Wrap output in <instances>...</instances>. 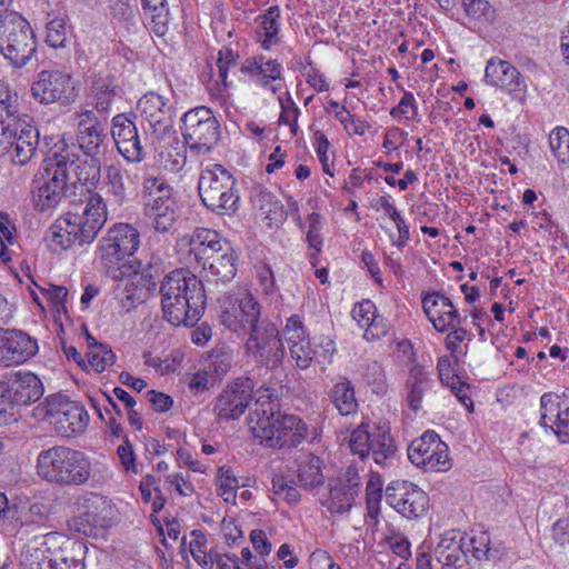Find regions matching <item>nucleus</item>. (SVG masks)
Instances as JSON below:
<instances>
[{"instance_id": "obj_1", "label": "nucleus", "mask_w": 569, "mask_h": 569, "mask_svg": "<svg viewBox=\"0 0 569 569\" xmlns=\"http://www.w3.org/2000/svg\"><path fill=\"white\" fill-rule=\"evenodd\" d=\"M163 318L174 327H193L203 316L207 296L203 283L186 269H176L160 282Z\"/></svg>"}, {"instance_id": "obj_2", "label": "nucleus", "mask_w": 569, "mask_h": 569, "mask_svg": "<svg viewBox=\"0 0 569 569\" xmlns=\"http://www.w3.org/2000/svg\"><path fill=\"white\" fill-rule=\"evenodd\" d=\"M79 157L64 148L47 156L33 176L32 202L37 210L47 211L61 201L72 174L77 177Z\"/></svg>"}, {"instance_id": "obj_3", "label": "nucleus", "mask_w": 569, "mask_h": 569, "mask_svg": "<svg viewBox=\"0 0 569 569\" xmlns=\"http://www.w3.org/2000/svg\"><path fill=\"white\" fill-rule=\"evenodd\" d=\"M188 243L190 259L202 268L208 281L226 283L236 277V252L231 243L216 230L198 228Z\"/></svg>"}, {"instance_id": "obj_4", "label": "nucleus", "mask_w": 569, "mask_h": 569, "mask_svg": "<svg viewBox=\"0 0 569 569\" xmlns=\"http://www.w3.org/2000/svg\"><path fill=\"white\" fill-rule=\"evenodd\" d=\"M38 475L60 486H82L92 476L89 458L81 451L56 446L40 451L37 458Z\"/></svg>"}, {"instance_id": "obj_5", "label": "nucleus", "mask_w": 569, "mask_h": 569, "mask_svg": "<svg viewBox=\"0 0 569 569\" xmlns=\"http://www.w3.org/2000/svg\"><path fill=\"white\" fill-rule=\"evenodd\" d=\"M37 51L30 23L18 12L0 13V54L13 68L27 66Z\"/></svg>"}, {"instance_id": "obj_6", "label": "nucleus", "mask_w": 569, "mask_h": 569, "mask_svg": "<svg viewBox=\"0 0 569 569\" xmlns=\"http://www.w3.org/2000/svg\"><path fill=\"white\" fill-rule=\"evenodd\" d=\"M198 190L202 203L214 213L226 214L238 208L240 197L236 190V179L221 164L202 170Z\"/></svg>"}, {"instance_id": "obj_7", "label": "nucleus", "mask_w": 569, "mask_h": 569, "mask_svg": "<svg viewBox=\"0 0 569 569\" xmlns=\"http://www.w3.org/2000/svg\"><path fill=\"white\" fill-rule=\"evenodd\" d=\"M33 417L38 420H48L63 437L82 433L89 421L84 407L61 393L51 395L41 401L33 409Z\"/></svg>"}, {"instance_id": "obj_8", "label": "nucleus", "mask_w": 569, "mask_h": 569, "mask_svg": "<svg viewBox=\"0 0 569 569\" xmlns=\"http://www.w3.org/2000/svg\"><path fill=\"white\" fill-rule=\"evenodd\" d=\"M139 243V232L128 223H118L108 230L99 243V258L109 277L122 278L126 259L138 250Z\"/></svg>"}, {"instance_id": "obj_9", "label": "nucleus", "mask_w": 569, "mask_h": 569, "mask_svg": "<svg viewBox=\"0 0 569 569\" xmlns=\"http://www.w3.org/2000/svg\"><path fill=\"white\" fill-rule=\"evenodd\" d=\"M181 134L192 154H207L219 141L220 124L211 109L196 107L183 114Z\"/></svg>"}, {"instance_id": "obj_10", "label": "nucleus", "mask_w": 569, "mask_h": 569, "mask_svg": "<svg viewBox=\"0 0 569 569\" xmlns=\"http://www.w3.org/2000/svg\"><path fill=\"white\" fill-rule=\"evenodd\" d=\"M349 447L355 455L365 460L372 455L375 462L381 467L392 463L396 458V446L387 425L360 423L349 439Z\"/></svg>"}, {"instance_id": "obj_11", "label": "nucleus", "mask_w": 569, "mask_h": 569, "mask_svg": "<svg viewBox=\"0 0 569 569\" xmlns=\"http://www.w3.org/2000/svg\"><path fill=\"white\" fill-rule=\"evenodd\" d=\"M246 350L257 362L268 368L280 366L286 353L279 330L268 319H261L250 328Z\"/></svg>"}, {"instance_id": "obj_12", "label": "nucleus", "mask_w": 569, "mask_h": 569, "mask_svg": "<svg viewBox=\"0 0 569 569\" xmlns=\"http://www.w3.org/2000/svg\"><path fill=\"white\" fill-rule=\"evenodd\" d=\"M144 213L158 232H168L176 221V202L170 187L159 178H148L144 182Z\"/></svg>"}, {"instance_id": "obj_13", "label": "nucleus", "mask_w": 569, "mask_h": 569, "mask_svg": "<svg viewBox=\"0 0 569 569\" xmlns=\"http://www.w3.org/2000/svg\"><path fill=\"white\" fill-rule=\"evenodd\" d=\"M39 132L32 126L17 128V123H0V157H8L17 166H26L36 154Z\"/></svg>"}, {"instance_id": "obj_14", "label": "nucleus", "mask_w": 569, "mask_h": 569, "mask_svg": "<svg viewBox=\"0 0 569 569\" xmlns=\"http://www.w3.org/2000/svg\"><path fill=\"white\" fill-rule=\"evenodd\" d=\"M31 96L42 104L68 106L76 101L78 91L70 74L60 70H42L31 84Z\"/></svg>"}, {"instance_id": "obj_15", "label": "nucleus", "mask_w": 569, "mask_h": 569, "mask_svg": "<svg viewBox=\"0 0 569 569\" xmlns=\"http://www.w3.org/2000/svg\"><path fill=\"white\" fill-rule=\"evenodd\" d=\"M408 458L426 471H446L451 467L449 448L433 430L426 431L410 443Z\"/></svg>"}, {"instance_id": "obj_16", "label": "nucleus", "mask_w": 569, "mask_h": 569, "mask_svg": "<svg viewBox=\"0 0 569 569\" xmlns=\"http://www.w3.org/2000/svg\"><path fill=\"white\" fill-rule=\"evenodd\" d=\"M221 323L232 332L244 331L260 322V303L249 292L226 296L221 302Z\"/></svg>"}, {"instance_id": "obj_17", "label": "nucleus", "mask_w": 569, "mask_h": 569, "mask_svg": "<svg viewBox=\"0 0 569 569\" xmlns=\"http://www.w3.org/2000/svg\"><path fill=\"white\" fill-rule=\"evenodd\" d=\"M361 490V478L355 466H348L329 482V495L321 505L331 513L348 512Z\"/></svg>"}, {"instance_id": "obj_18", "label": "nucleus", "mask_w": 569, "mask_h": 569, "mask_svg": "<svg viewBox=\"0 0 569 569\" xmlns=\"http://www.w3.org/2000/svg\"><path fill=\"white\" fill-rule=\"evenodd\" d=\"M254 382L249 377H240L229 383L218 396L213 411L219 420L239 419L252 398Z\"/></svg>"}, {"instance_id": "obj_19", "label": "nucleus", "mask_w": 569, "mask_h": 569, "mask_svg": "<svg viewBox=\"0 0 569 569\" xmlns=\"http://www.w3.org/2000/svg\"><path fill=\"white\" fill-rule=\"evenodd\" d=\"M107 221V206L99 193L86 198L84 207L79 212H67L63 222L74 223L81 237V242L91 243Z\"/></svg>"}, {"instance_id": "obj_20", "label": "nucleus", "mask_w": 569, "mask_h": 569, "mask_svg": "<svg viewBox=\"0 0 569 569\" xmlns=\"http://www.w3.org/2000/svg\"><path fill=\"white\" fill-rule=\"evenodd\" d=\"M137 110L148 122L151 134L162 139L173 126L174 109L168 98L157 92H148L140 98Z\"/></svg>"}, {"instance_id": "obj_21", "label": "nucleus", "mask_w": 569, "mask_h": 569, "mask_svg": "<svg viewBox=\"0 0 569 569\" xmlns=\"http://www.w3.org/2000/svg\"><path fill=\"white\" fill-rule=\"evenodd\" d=\"M386 501L406 518L413 519L421 516L428 506V497L416 485L397 480L386 488Z\"/></svg>"}, {"instance_id": "obj_22", "label": "nucleus", "mask_w": 569, "mask_h": 569, "mask_svg": "<svg viewBox=\"0 0 569 569\" xmlns=\"http://www.w3.org/2000/svg\"><path fill=\"white\" fill-rule=\"evenodd\" d=\"M107 140L106 127L91 110L81 111L78 114L77 142L83 153L91 158L97 173L100 171L98 156L102 153Z\"/></svg>"}, {"instance_id": "obj_23", "label": "nucleus", "mask_w": 569, "mask_h": 569, "mask_svg": "<svg viewBox=\"0 0 569 569\" xmlns=\"http://www.w3.org/2000/svg\"><path fill=\"white\" fill-rule=\"evenodd\" d=\"M36 339L22 330L0 328V366L21 365L38 353Z\"/></svg>"}, {"instance_id": "obj_24", "label": "nucleus", "mask_w": 569, "mask_h": 569, "mask_svg": "<svg viewBox=\"0 0 569 569\" xmlns=\"http://www.w3.org/2000/svg\"><path fill=\"white\" fill-rule=\"evenodd\" d=\"M287 418V413L281 412L276 406H268L264 408L262 405L258 406L257 409H252L248 425L254 438L260 440V443L268 448L278 449L279 443H271L272 438L278 439V435H282V420Z\"/></svg>"}, {"instance_id": "obj_25", "label": "nucleus", "mask_w": 569, "mask_h": 569, "mask_svg": "<svg viewBox=\"0 0 569 569\" xmlns=\"http://www.w3.org/2000/svg\"><path fill=\"white\" fill-rule=\"evenodd\" d=\"M54 541L50 569H84L83 561L88 549L83 541L73 540L58 532H54Z\"/></svg>"}, {"instance_id": "obj_26", "label": "nucleus", "mask_w": 569, "mask_h": 569, "mask_svg": "<svg viewBox=\"0 0 569 569\" xmlns=\"http://www.w3.org/2000/svg\"><path fill=\"white\" fill-rule=\"evenodd\" d=\"M56 547L54 532H49L41 537H34L24 546L20 553V565L24 569H50V561Z\"/></svg>"}, {"instance_id": "obj_27", "label": "nucleus", "mask_w": 569, "mask_h": 569, "mask_svg": "<svg viewBox=\"0 0 569 569\" xmlns=\"http://www.w3.org/2000/svg\"><path fill=\"white\" fill-rule=\"evenodd\" d=\"M487 84L508 92L520 91L525 87L523 79L516 67L509 61L492 58L487 62L485 70Z\"/></svg>"}, {"instance_id": "obj_28", "label": "nucleus", "mask_w": 569, "mask_h": 569, "mask_svg": "<svg viewBox=\"0 0 569 569\" xmlns=\"http://www.w3.org/2000/svg\"><path fill=\"white\" fill-rule=\"evenodd\" d=\"M463 541L465 538L458 530L445 532L435 549L437 560L447 569H467Z\"/></svg>"}, {"instance_id": "obj_29", "label": "nucleus", "mask_w": 569, "mask_h": 569, "mask_svg": "<svg viewBox=\"0 0 569 569\" xmlns=\"http://www.w3.org/2000/svg\"><path fill=\"white\" fill-rule=\"evenodd\" d=\"M12 406H27L38 401L43 395L41 380L32 372L18 371L8 381Z\"/></svg>"}, {"instance_id": "obj_30", "label": "nucleus", "mask_w": 569, "mask_h": 569, "mask_svg": "<svg viewBox=\"0 0 569 569\" xmlns=\"http://www.w3.org/2000/svg\"><path fill=\"white\" fill-rule=\"evenodd\" d=\"M435 381L421 366H413L405 385L406 402L408 407L417 412L422 408L423 399H429L432 395Z\"/></svg>"}, {"instance_id": "obj_31", "label": "nucleus", "mask_w": 569, "mask_h": 569, "mask_svg": "<svg viewBox=\"0 0 569 569\" xmlns=\"http://www.w3.org/2000/svg\"><path fill=\"white\" fill-rule=\"evenodd\" d=\"M241 72L257 78L258 83L262 87H269L270 81L281 79L282 67L277 59H267L260 54L251 60H247L241 66Z\"/></svg>"}, {"instance_id": "obj_32", "label": "nucleus", "mask_w": 569, "mask_h": 569, "mask_svg": "<svg viewBox=\"0 0 569 569\" xmlns=\"http://www.w3.org/2000/svg\"><path fill=\"white\" fill-rule=\"evenodd\" d=\"M142 20L154 34L162 37L169 29V9L166 0H141Z\"/></svg>"}, {"instance_id": "obj_33", "label": "nucleus", "mask_w": 569, "mask_h": 569, "mask_svg": "<svg viewBox=\"0 0 569 569\" xmlns=\"http://www.w3.org/2000/svg\"><path fill=\"white\" fill-rule=\"evenodd\" d=\"M281 430L282 435H278V440L277 438H270L272 439L271 443H279L278 450L295 448L302 443V441L306 440L308 436L307 425L303 422L302 419L295 415L287 413V418L282 420Z\"/></svg>"}, {"instance_id": "obj_34", "label": "nucleus", "mask_w": 569, "mask_h": 569, "mask_svg": "<svg viewBox=\"0 0 569 569\" xmlns=\"http://www.w3.org/2000/svg\"><path fill=\"white\" fill-rule=\"evenodd\" d=\"M322 465V460L311 453L301 458L297 469L298 485L307 490L323 485Z\"/></svg>"}, {"instance_id": "obj_35", "label": "nucleus", "mask_w": 569, "mask_h": 569, "mask_svg": "<svg viewBox=\"0 0 569 569\" xmlns=\"http://www.w3.org/2000/svg\"><path fill=\"white\" fill-rule=\"evenodd\" d=\"M330 400L341 416L357 412L358 402L355 396V388L348 379H342L332 387Z\"/></svg>"}, {"instance_id": "obj_36", "label": "nucleus", "mask_w": 569, "mask_h": 569, "mask_svg": "<svg viewBox=\"0 0 569 569\" xmlns=\"http://www.w3.org/2000/svg\"><path fill=\"white\" fill-rule=\"evenodd\" d=\"M280 9L278 6L270 7L267 12L261 16L260 29L257 34L261 47L264 50H270L272 46L279 43L278 37L280 30Z\"/></svg>"}, {"instance_id": "obj_37", "label": "nucleus", "mask_w": 569, "mask_h": 569, "mask_svg": "<svg viewBox=\"0 0 569 569\" xmlns=\"http://www.w3.org/2000/svg\"><path fill=\"white\" fill-rule=\"evenodd\" d=\"M164 264L160 257H151L148 263L142 268L140 274H137V284L141 286L144 293L157 290V280L163 274ZM146 295L140 291L138 299H143Z\"/></svg>"}, {"instance_id": "obj_38", "label": "nucleus", "mask_w": 569, "mask_h": 569, "mask_svg": "<svg viewBox=\"0 0 569 569\" xmlns=\"http://www.w3.org/2000/svg\"><path fill=\"white\" fill-rule=\"evenodd\" d=\"M74 223L63 222V219L50 229V241L54 248L67 250L74 243L79 246L84 244L81 242V237L77 230H73Z\"/></svg>"}, {"instance_id": "obj_39", "label": "nucleus", "mask_w": 569, "mask_h": 569, "mask_svg": "<svg viewBox=\"0 0 569 569\" xmlns=\"http://www.w3.org/2000/svg\"><path fill=\"white\" fill-rule=\"evenodd\" d=\"M106 178L109 192L114 197L116 202L121 204L130 183L129 176L120 167L111 164L106 169Z\"/></svg>"}, {"instance_id": "obj_40", "label": "nucleus", "mask_w": 569, "mask_h": 569, "mask_svg": "<svg viewBox=\"0 0 569 569\" xmlns=\"http://www.w3.org/2000/svg\"><path fill=\"white\" fill-rule=\"evenodd\" d=\"M560 397L556 393H543L540 398V425L555 431L560 419Z\"/></svg>"}, {"instance_id": "obj_41", "label": "nucleus", "mask_w": 569, "mask_h": 569, "mask_svg": "<svg viewBox=\"0 0 569 569\" xmlns=\"http://www.w3.org/2000/svg\"><path fill=\"white\" fill-rule=\"evenodd\" d=\"M70 527L84 536H94L98 528L106 527V519L88 510L74 517L70 522Z\"/></svg>"}, {"instance_id": "obj_42", "label": "nucleus", "mask_w": 569, "mask_h": 569, "mask_svg": "<svg viewBox=\"0 0 569 569\" xmlns=\"http://www.w3.org/2000/svg\"><path fill=\"white\" fill-rule=\"evenodd\" d=\"M549 146L555 157L562 163L569 161V131L558 127L549 134Z\"/></svg>"}, {"instance_id": "obj_43", "label": "nucleus", "mask_w": 569, "mask_h": 569, "mask_svg": "<svg viewBox=\"0 0 569 569\" xmlns=\"http://www.w3.org/2000/svg\"><path fill=\"white\" fill-rule=\"evenodd\" d=\"M111 133L114 143L139 136L134 122L126 114H117L113 117Z\"/></svg>"}, {"instance_id": "obj_44", "label": "nucleus", "mask_w": 569, "mask_h": 569, "mask_svg": "<svg viewBox=\"0 0 569 569\" xmlns=\"http://www.w3.org/2000/svg\"><path fill=\"white\" fill-rule=\"evenodd\" d=\"M116 361V355L107 345H100L88 352V362L96 372H102Z\"/></svg>"}, {"instance_id": "obj_45", "label": "nucleus", "mask_w": 569, "mask_h": 569, "mask_svg": "<svg viewBox=\"0 0 569 569\" xmlns=\"http://www.w3.org/2000/svg\"><path fill=\"white\" fill-rule=\"evenodd\" d=\"M116 87L110 86L103 79H98L92 84V92L96 97V109L99 112L108 111L112 98L117 94Z\"/></svg>"}, {"instance_id": "obj_46", "label": "nucleus", "mask_w": 569, "mask_h": 569, "mask_svg": "<svg viewBox=\"0 0 569 569\" xmlns=\"http://www.w3.org/2000/svg\"><path fill=\"white\" fill-rule=\"evenodd\" d=\"M67 40V22L64 18H53L47 23L46 42L52 48H62Z\"/></svg>"}, {"instance_id": "obj_47", "label": "nucleus", "mask_w": 569, "mask_h": 569, "mask_svg": "<svg viewBox=\"0 0 569 569\" xmlns=\"http://www.w3.org/2000/svg\"><path fill=\"white\" fill-rule=\"evenodd\" d=\"M219 495L228 503H234L237 498V488L239 486L237 478L229 469L221 468L218 476Z\"/></svg>"}, {"instance_id": "obj_48", "label": "nucleus", "mask_w": 569, "mask_h": 569, "mask_svg": "<svg viewBox=\"0 0 569 569\" xmlns=\"http://www.w3.org/2000/svg\"><path fill=\"white\" fill-rule=\"evenodd\" d=\"M336 118L345 127L349 134L363 136L366 130L370 128L369 122L356 118L345 107L336 111Z\"/></svg>"}, {"instance_id": "obj_49", "label": "nucleus", "mask_w": 569, "mask_h": 569, "mask_svg": "<svg viewBox=\"0 0 569 569\" xmlns=\"http://www.w3.org/2000/svg\"><path fill=\"white\" fill-rule=\"evenodd\" d=\"M116 147L119 153L129 162H140L146 157L139 136L133 139L116 142Z\"/></svg>"}, {"instance_id": "obj_50", "label": "nucleus", "mask_w": 569, "mask_h": 569, "mask_svg": "<svg viewBox=\"0 0 569 569\" xmlns=\"http://www.w3.org/2000/svg\"><path fill=\"white\" fill-rule=\"evenodd\" d=\"M236 64V60L233 57V52L230 49H223L219 51V57L217 60V68L219 73V79L222 82V87L218 86L217 92L212 93L216 97H222L223 91L228 88V70L231 66Z\"/></svg>"}, {"instance_id": "obj_51", "label": "nucleus", "mask_w": 569, "mask_h": 569, "mask_svg": "<svg viewBox=\"0 0 569 569\" xmlns=\"http://www.w3.org/2000/svg\"><path fill=\"white\" fill-rule=\"evenodd\" d=\"M283 337L291 349V345L301 343L307 339L305 326L298 315H292L283 329Z\"/></svg>"}, {"instance_id": "obj_52", "label": "nucleus", "mask_w": 569, "mask_h": 569, "mask_svg": "<svg viewBox=\"0 0 569 569\" xmlns=\"http://www.w3.org/2000/svg\"><path fill=\"white\" fill-rule=\"evenodd\" d=\"M290 353L300 369H307L312 360L317 359V351L311 347L308 339L301 343L291 345Z\"/></svg>"}, {"instance_id": "obj_53", "label": "nucleus", "mask_w": 569, "mask_h": 569, "mask_svg": "<svg viewBox=\"0 0 569 569\" xmlns=\"http://www.w3.org/2000/svg\"><path fill=\"white\" fill-rule=\"evenodd\" d=\"M455 307L450 299L439 292H432L427 295L422 300V308L428 319L431 321V312L437 311L438 315L441 312L449 311Z\"/></svg>"}, {"instance_id": "obj_54", "label": "nucleus", "mask_w": 569, "mask_h": 569, "mask_svg": "<svg viewBox=\"0 0 569 569\" xmlns=\"http://www.w3.org/2000/svg\"><path fill=\"white\" fill-rule=\"evenodd\" d=\"M17 421L7 381L0 380V426Z\"/></svg>"}, {"instance_id": "obj_55", "label": "nucleus", "mask_w": 569, "mask_h": 569, "mask_svg": "<svg viewBox=\"0 0 569 569\" xmlns=\"http://www.w3.org/2000/svg\"><path fill=\"white\" fill-rule=\"evenodd\" d=\"M431 323L437 331L446 332L460 326L461 319L457 309L452 307L449 311L441 312V315H438L437 311L431 312Z\"/></svg>"}, {"instance_id": "obj_56", "label": "nucleus", "mask_w": 569, "mask_h": 569, "mask_svg": "<svg viewBox=\"0 0 569 569\" xmlns=\"http://www.w3.org/2000/svg\"><path fill=\"white\" fill-rule=\"evenodd\" d=\"M465 12L472 19H493V10L487 0H461Z\"/></svg>"}, {"instance_id": "obj_57", "label": "nucleus", "mask_w": 569, "mask_h": 569, "mask_svg": "<svg viewBox=\"0 0 569 569\" xmlns=\"http://www.w3.org/2000/svg\"><path fill=\"white\" fill-rule=\"evenodd\" d=\"M50 509L44 502H32L28 506L27 510L22 512V521L26 525H43L49 517Z\"/></svg>"}, {"instance_id": "obj_58", "label": "nucleus", "mask_w": 569, "mask_h": 569, "mask_svg": "<svg viewBox=\"0 0 569 569\" xmlns=\"http://www.w3.org/2000/svg\"><path fill=\"white\" fill-rule=\"evenodd\" d=\"M309 228L307 232V241L310 248L315 249L316 253L321 251L322 237L320 231L322 229L321 216L318 212H312L308 217Z\"/></svg>"}, {"instance_id": "obj_59", "label": "nucleus", "mask_w": 569, "mask_h": 569, "mask_svg": "<svg viewBox=\"0 0 569 569\" xmlns=\"http://www.w3.org/2000/svg\"><path fill=\"white\" fill-rule=\"evenodd\" d=\"M392 117L403 116L406 120H412L417 116V106L411 92H405L398 106L390 110Z\"/></svg>"}, {"instance_id": "obj_60", "label": "nucleus", "mask_w": 569, "mask_h": 569, "mask_svg": "<svg viewBox=\"0 0 569 569\" xmlns=\"http://www.w3.org/2000/svg\"><path fill=\"white\" fill-rule=\"evenodd\" d=\"M389 326L385 318L379 315H375L370 318L369 323L365 327L363 337L368 341L380 339L385 337L388 332Z\"/></svg>"}, {"instance_id": "obj_61", "label": "nucleus", "mask_w": 569, "mask_h": 569, "mask_svg": "<svg viewBox=\"0 0 569 569\" xmlns=\"http://www.w3.org/2000/svg\"><path fill=\"white\" fill-rule=\"evenodd\" d=\"M365 378L368 385L373 387V391L379 392L383 389L386 375L381 365H379L377 361L367 365Z\"/></svg>"}, {"instance_id": "obj_62", "label": "nucleus", "mask_w": 569, "mask_h": 569, "mask_svg": "<svg viewBox=\"0 0 569 569\" xmlns=\"http://www.w3.org/2000/svg\"><path fill=\"white\" fill-rule=\"evenodd\" d=\"M376 313V307L369 300H365L356 305L351 311L352 318L358 322V325L361 328H365L369 323L370 318L373 317Z\"/></svg>"}, {"instance_id": "obj_63", "label": "nucleus", "mask_w": 569, "mask_h": 569, "mask_svg": "<svg viewBox=\"0 0 569 569\" xmlns=\"http://www.w3.org/2000/svg\"><path fill=\"white\" fill-rule=\"evenodd\" d=\"M146 397L156 411L166 412L170 410L173 405V400L170 396L156 390H149Z\"/></svg>"}, {"instance_id": "obj_64", "label": "nucleus", "mask_w": 569, "mask_h": 569, "mask_svg": "<svg viewBox=\"0 0 569 569\" xmlns=\"http://www.w3.org/2000/svg\"><path fill=\"white\" fill-rule=\"evenodd\" d=\"M560 411L561 417L557 422L555 432L562 437V442H569V401L561 400Z\"/></svg>"}]
</instances>
